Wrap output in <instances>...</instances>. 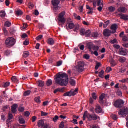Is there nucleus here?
I'll return each mask as SVG.
<instances>
[{
  "mask_svg": "<svg viewBox=\"0 0 128 128\" xmlns=\"http://www.w3.org/2000/svg\"><path fill=\"white\" fill-rule=\"evenodd\" d=\"M55 82L62 86H66L68 82V76L66 73L58 74L54 78Z\"/></svg>",
  "mask_w": 128,
  "mask_h": 128,
  "instance_id": "nucleus-1",
  "label": "nucleus"
},
{
  "mask_svg": "<svg viewBox=\"0 0 128 128\" xmlns=\"http://www.w3.org/2000/svg\"><path fill=\"white\" fill-rule=\"evenodd\" d=\"M16 40L14 38H8L6 40V45L8 48H11L14 46L16 44Z\"/></svg>",
  "mask_w": 128,
  "mask_h": 128,
  "instance_id": "nucleus-2",
  "label": "nucleus"
},
{
  "mask_svg": "<svg viewBox=\"0 0 128 128\" xmlns=\"http://www.w3.org/2000/svg\"><path fill=\"white\" fill-rule=\"evenodd\" d=\"M76 70L79 73H82L84 70V62L82 61L78 62V66H76Z\"/></svg>",
  "mask_w": 128,
  "mask_h": 128,
  "instance_id": "nucleus-3",
  "label": "nucleus"
},
{
  "mask_svg": "<svg viewBox=\"0 0 128 128\" xmlns=\"http://www.w3.org/2000/svg\"><path fill=\"white\" fill-rule=\"evenodd\" d=\"M78 93V88H76L75 90H72L70 92H66L64 94V96L66 97H72V96H75Z\"/></svg>",
  "mask_w": 128,
  "mask_h": 128,
  "instance_id": "nucleus-4",
  "label": "nucleus"
},
{
  "mask_svg": "<svg viewBox=\"0 0 128 128\" xmlns=\"http://www.w3.org/2000/svg\"><path fill=\"white\" fill-rule=\"evenodd\" d=\"M124 104V102L122 100H116L114 104V106L116 108H122Z\"/></svg>",
  "mask_w": 128,
  "mask_h": 128,
  "instance_id": "nucleus-5",
  "label": "nucleus"
},
{
  "mask_svg": "<svg viewBox=\"0 0 128 128\" xmlns=\"http://www.w3.org/2000/svg\"><path fill=\"white\" fill-rule=\"evenodd\" d=\"M45 120H39L38 126L41 128H51L50 124H44Z\"/></svg>",
  "mask_w": 128,
  "mask_h": 128,
  "instance_id": "nucleus-6",
  "label": "nucleus"
},
{
  "mask_svg": "<svg viewBox=\"0 0 128 128\" xmlns=\"http://www.w3.org/2000/svg\"><path fill=\"white\" fill-rule=\"evenodd\" d=\"M87 119L89 122H92V120H97L98 119L100 120V117H98L96 114H87Z\"/></svg>",
  "mask_w": 128,
  "mask_h": 128,
  "instance_id": "nucleus-7",
  "label": "nucleus"
},
{
  "mask_svg": "<svg viewBox=\"0 0 128 128\" xmlns=\"http://www.w3.org/2000/svg\"><path fill=\"white\" fill-rule=\"evenodd\" d=\"M52 4L54 6V10L55 12H56L58 10L59 6L60 4V0H52Z\"/></svg>",
  "mask_w": 128,
  "mask_h": 128,
  "instance_id": "nucleus-8",
  "label": "nucleus"
},
{
  "mask_svg": "<svg viewBox=\"0 0 128 128\" xmlns=\"http://www.w3.org/2000/svg\"><path fill=\"white\" fill-rule=\"evenodd\" d=\"M119 116H122V117H126L128 115V108L120 110L118 111Z\"/></svg>",
  "mask_w": 128,
  "mask_h": 128,
  "instance_id": "nucleus-9",
  "label": "nucleus"
},
{
  "mask_svg": "<svg viewBox=\"0 0 128 128\" xmlns=\"http://www.w3.org/2000/svg\"><path fill=\"white\" fill-rule=\"evenodd\" d=\"M66 15V11H63L62 13H60L59 15V21L62 24H64L66 22V20L64 18V16Z\"/></svg>",
  "mask_w": 128,
  "mask_h": 128,
  "instance_id": "nucleus-10",
  "label": "nucleus"
},
{
  "mask_svg": "<svg viewBox=\"0 0 128 128\" xmlns=\"http://www.w3.org/2000/svg\"><path fill=\"white\" fill-rule=\"evenodd\" d=\"M104 36L106 37H109L111 36L112 34V31L108 29H106L104 31Z\"/></svg>",
  "mask_w": 128,
  "mask_h": 128,
  "instance_id": "nucleus-11",
  "label": "nucleus"
},
{
  "mask_svg": "<svg viewBox=\"0 0 128 128\" xmlns=\"http://www.w3.org/2000/svg\"><path fill=\"white\" fill-rule=\"evenodd\" d=\"M102 112V109L100 105H96V106L95 112L97 114H101Z\"/></svg>",
  "mask_w": 128,
  "mask_h": 128,
  "instance_id": "nucleus-12",
  "label": "nucleus"
},
{
  "mask_svg": "<svg viewBox=\"0 0 128 128\" xmlns=\"http://www.w3.org/2000/svg\"><path fill=\"white\" fill-rule=\"evenodd\" d=\"M111 30L112 31V34H114L116 32V30L118 29V25L116 24H113L110 27Z\"/></svg>",
  "mask_w": 128,
  "mask_h": 128,
  "instance_id": "nucleus-13",
  "label": "nucleus"
},
{
  "mask_svg": "<svg viewBox=\"0 0 128 128\" xmlns=\"http://www.w3.org/2000/svg\"><path fill=\"white\" fill-rule=\"evenodd\" d=\"M105 98V94H102L100 96V99H99V103L100 104H104L105 102L104 100V98Z\"/></svg>",
  "mask_w": 128,
  "mask_h": 128,
  "instance_id": "nucleus-14",
  "label": "nucleus"
},
{
  "mask_svg": "<svg viewBox=\"0 0 128 128\" xmlns=\"http://www.w3.org/2000/svg\"><path fill=\"white\" fill-rule=\"evenodd\" d=\"M18 105L16 104H14L12 106L11 110L13 114H15L17 112V108Z\"/></svg>",
  "mask_w": 128,
  "mask_h": 128,
  "instance_id": "nucleus-15",
  "label": "nucleus"
},
{
  "mask_svg": "<svg viewBox=\"0 0 128 128\" xmlns=\"http://www.w3.org/2000/svg\"><path fill=\"white\" fill-rule=\"evenodd\" d=\"M117 16H120V19L124 20L126 21L128 20V16H124V14H118L117 15Z\"/></svg>",
  "mask_w": 128,
  "mask_h": 128,
  "instance_id": "nucleus-16",
  "label": "nucleus"
},
{
  "mask_svg": "<svg viewBox=\"0 0 128 128\" xmlns=\"http://www.w3.org/2000/svg\"><path fill=\"white\" fill-rule=\"evenodd\" d=\"M14 118V116L12 114H8V119L6 121L7 124L8 125V124L10 122V120H12Z\"/></svg>",
  "mask_w": 128,
  "mask_h": 128,
  "instance_id": "nucleus-17",
  "label": "nucleus"
},
{
  "mask_svg": "<svg viewBox=\"0 0 128 128\" xmlns=\"http://www.w3.org/2000/svg\"><path fill=\"white\" fill-rule=\"evenodd\" d=\"M94 45L92 44H87V48L89 50V51L91 52H93L92 50L94 48Z\"/></svg>",
  "mask_w": 128,
  "mask_h": 128,
  "instance_id": "nucleus-18",
  "label": "nucleus"
},
{
  "mask_svg": "<svg viewBox=\"0 0 128 128\" xmlns=\"http://www.w3.org/2000/svg\"><path fill=\"white\" fill-rule=\"evenodd\" d=\"M119 54L122 56H126V52L125 50L123 48H121L119 50Z\"/></svg>",
  "mask_w": 128,
  "mask_h": 128,
  "instance_id": "nucleus-19",
  "label": "nucleus"
},
{
  "mask_svg": "<svg viewBox=\"0 0 128 128\" xmlns=\"http://www.w3.org/2000/svg\"><path fill=\"white\" fill-rule=\"evenodd\" d=\"M38 85L40 88H43L44 86V82L42 80H39L38 81Z\"/></svg>",
  "mask_w": 128,
  "mask_h": 128,
  "instance_id": "nucleus-20",
  "label": "nucleus"
},
{
  "mask_svg": "<svg viewBox=\"0 0 128 128\" xmlns=\"http://www.w3.org/2000/svg\"><path fill=\"white\" fill-rule=\"evenodd\" d=\"M48 43L50 46H53L54 44V41L52 38H50L48 40Z\"/></svg>",
  "mask_w": 128,
  "mask_h": 128,
  "instance_id": "nucleus-21",
  "label": "nucleus"
},
{
  "mask_svg": "<svg viewBox=\"0 0 128 128\" xmlns=\"http://www.w3.org/2000/svg\"><path fill=\"white\" fill-rule=\"evenodd\" d=\"M12 80L14 83H18L19 82V80L18 79L17 77L15 76L12 77Z\"/></svg>",
  "mask_w": 128,
  "mask_h": 128,
  "instance_id": "nucleus-22",
  "label": "nucleus"
},
{
  "mask_svg": "<svg viewBox=\"0 0 128 128\" xmlns=\"http://www.w3.org/2000/svg\"><path fill=\"white\" fill-rule=\"evenodd\" d=\"M11 53H12V52L10 50H6L4 52V56H9L10 55Z\"/></svg>",
  "mask_w": 128,
  "mask_h": 128,
  "instance_id": "nucleus-23",
  "label": "nucleus"
},
{
  "mask_svg": "<svg viewBox=\"0 0 128 128\" xmlns=\"http://www.w3.org/2000/svg\"><path fill=\"white\" fill-rule=\"evenodd\" d=\"M70 83L72 86H75L76 84V82L75 80H72V78L70 79Z\"/></svg>",
  "mask_w": 128,
  "mask_h": 128,
  "instance_id": "nucleus-24",
  "label": "nucleus"
},
{
  "mask_svg": "<svg viewBox=\"0 0 128 128\" xmlns=\"http://www.w3.org/2000/svg\"><path fill=\"white\" fill-rule=\"evenodd\" d=\"M104 70H102L100 72H99V77L102 79L104 78Z\"/></svg>",
  "mask_w": 128,
  "mask_h": 128,
  "instance_id": "nucleus-25",
  "label": "nucleus"
},
{
  "mask_svg": "<svg viewBox=\"0 0 128 128\" xmlns=\"http://www.w3.org/2000/svg\"><path fill=\"white\" fill-rule=\"evenodd\" d=\"M91 31L90 30H88L86 32H85V36H87V38H90L91 36Z\"/></svg>",
  "mask_w": 128,
  "mask_h": 128,
  "instance_id": "nucleus-26",
  "label": "nucleus"
},
{
  "mask_svg": "<svg viewBox=\"0 0 128 128\" xmlns=\"http://www.w3.org/2000/svg\"><path fill=\"white\" fill-rule=\"evenodd\" d=\"M52 85V80H48L46 82L47 86L49 87Z\"/></svg>",
  "mask_w": 128,
  "mask_h": 128,
  "instance_id": "nucleus-27",
  "label": "nucleus"
},
{
  "mask_svg": "<svg viewBox=\"0 0 128 128\" xmlns=\"http://www.w3.org/2000/svg\"><path fill=\"white\" fill-rule=\"evenodd\" d=\"M2 30L4 32V34L5 36H8V30H6V28H2Z\"/></svg>",
  "mask_w": 128,
  "mask_h": 128,
  "instance_id": "nucleus-28",
  "label": "nucleus"
},
{
  "mask_svg": "<svg viewBox=\"0 0 128 128\" xmlns=\"http://www.w3.org/2000/svg\"><path fill=\"white\" fill-rule=\"evenodd\" d=\"M126 58L124 57H121L119 59V62L122 63L126 62Z\"/></svg>",
  "mask_w": 128,
  "mask_h": 128,
  "instance_id": "nucleus-29",
  "label": "nucleus"
},
{
  "mask_svg": "<svg viewBox=\"0 0 128 128\" xmlns=\"http://www.w3.org/2000/svg\"><path fill=\"white\" fill-rule=\"evenodd\" d=\"M118 11L119 12L124 13L126 12V8L125 7H120V8L118 9Z\"/></svg>",
  "mask_w": 128,
  "mask_h": 128,
  "instance_id": "nucleus-30",
  "label": "nucleus"
},
{
  "mask_svg": "<svg viewBox=\"0 0 128 128\" xmlns=\"http://www.w3.org/2000/svg\"><path fill=\"white\" fill-rule=\"evenodd\" d=\"M28 56H30V52H24L23 56L25 58H28Z\"/></svg>",
  "mask_w": 128,
  "mask_h": 128,
  "instance_id": "nucleus-31",
  "label": "nucleus"
},
{
  "mask_svg": "<svg viewBox=\"0 0 128 128\" xmlns=\"http://www.w3.org/2000/svg\"><path fill=\"white\" fill-rule=\"evenodd\" d=\"M116 10V9L115 8V7H113L112 6H110V7H109V8H108V10H109L110 12H114Z\"/></svg>",
  "mask_w": 128,
  "mask_h": 128,
  "instance_id": "nucleus-32",
  "label": "nucleus"
},
{
  "mask_svg": "<svg viewBox=\"0 0 128 128\" xmlns=\"http://www.w3.org/2000/svg\"><path fill=\"white\" fill-rule=\"evenodd\" d=\"M32 93V91L28 90L24 92V96H28L30 95V94Z\"/></svg>",
  "mask_w": 128,
  "mask_h": 128,
  "instance_id": "nucleus-33",
  "label": "nucleus"
},
{
  "mask_svg": "<svg viewBox=\"0 0 128 128\" xmlns=\"http://www.w3.org/2000/svg\"><path fill=\"white\" fill-rule=\"evenodd\" d=\"M4 26L6 28H10L12 26V23L10 22H6L4 24Z\"/></svg>",
  "mask_w": 128,
  "mask_h": 128,
  "instance_id": "nucleus-34",
  "label": "nucleus"
},
{
  "mask_svg": "<svg viewBox=\"0 0 128 128\" xmlns=\"http://www.w3.org/2000/svg\"><path fill=\"white\" fill-rule=\"evenodd\" d=\"M110 20H108L107 22H106L104 23V24H103V28H106L108 25L110 24Z\"/></svg>",
  "mask_w": 128,
  "mask_h": 128,
  "instance_id": "nucleus-35",
  "label": "nucleus"
},
{
  "mask_svg": "<svg viewBox=\"0 0 128 128\" xmlns=\"http://www.w3.org/2000/svg\"><path fill=\"white\" fill-rule=\"evenodd\" d=\"M68 24V28L70 30H72L75 27V25L73 23H70Z\"/></svg>",
  "mask_w": 128,
  "mask_h": 128,
  "instance_id": "nucleus-36",
  "label": "nucleus"
},
{
  "mask_svg": "<svg viewBox=\"0 0 128 128\" xmlns=\"http://www.w3.org/2000/svg\"><path fill=\"white\" fill-rule=\"evenodd\" d=\"M16 14L18 16H22L23 15L24 12L22 10H18V11H16Z\"/></svg>",
  "mask_w": 128,
  "mask_h": 128,
  "instance_id": "nucleus-37",
  "label": "nucleus"
},
{
  "mask_svg": "<svg viewBox=\"0 0 128 128\" xmlns=\"http://www.w3.org/2000/svg\"><path fill=\"white\" fill-rule=\"evenodd\" d=\"M19 122L20 124H26V120H24V118H20V119H19Z\"/></svg>",
  "mask_w": 128,
  "mask_h": 128,
  "instance_id": "nucleus-38",
  "label": "nucleus"
},
{
  "mask_svg": "<svg viewBox=\"0 0 128 128\" xmlns=\"http://www.w3.org/2000/svg\"><path fill=\"white\" fill-rule=\"evenodd\" d=\"M119 82L120 83H123V84L128 83V78H125V79H124V80H120Z\"/></svg>",
  "mask_w": 128,
  "mask_h": 128,
  "instance_id": "nucleus-39",
  "label": "nucleus"
},
{
  "mask_svg": "<svg viewBox=\"0 0 128 128\" xmlns=\"http://www.w3.org/2000/svg\"><path fill=\"white\" fill-rule=\"evenodd\" d=\"M113 70L112 68H111L110 67H108L106 69V72L108 74L110 72Z\"/></svg>",
  "mask_w": 128,
  "mask_h": 128,
  "instance_id": "nucleus-40",
  "label": "nucleus"
},
{
  "mask_svg": "<svg viewBox=\"0 0 128 128\" xmlns=\"http://www.w3.org/2000/svg\"><path fill=\"white\" fill-rule=\"evenodd\" d=\"M10 86V82H6L2 85V87L4 88H8V87Z\"/></svg>",
  "mask_w": 128,
  "mask_h": 128,
  "instance_id": "nucleus-41",
  "label": "nucleus"
},
{
  "mask_svg": "<svg viewBox=\"0 0 128 128\" xmlns=\"http://www.w3.org/2000/svg\"><path fill=\"white\" fill-rule=\"evenodd\" d=\"M92 98L94 100H97L98 96H97V95H96V93L93 92V93L92 94Z\"/></svg>",
  "mask_w": 128,
  "mask_h": 128,
  "instance_id": "nucleus-42",
  "label": "nucleus"
},
{
  "mask_svg": "<svg viewBox=\"0 0 128 128\" xmlns=\"http://www.w3.org/2000/svg\"><path fill=\"white\" fill-rule=\"evenodd\" d=\"M110 64H111V66L112 68H114V66H116V63L115 62L114 60H112L110 62Z\"/></svg>",
  "mask_w": 128,
  "mask_h": 128,
  "instance_id": "nucleus-43",
  "label": "nucleus"
},
{
  "mask_svg": "<svg viewBox=\"0 0 128 128\" xmlns=\"http://www.w3.org/2000/svg\"><path fill=\"white\" fill-rule=\"evenodd\" d=\"M6 14L4 11H2L0 13V16L2 18H4L6 17Z\"/></svg>",
  "mask_w": 128,
  "mask_h": 128,
  "instance_id": "nucleus-44",
  "label": "nucleus"
},
{
  "mask_svg": "<svg viewBox=\"0 0 128 128\" xmlns=\"http://www.w3.org/2000/svg\"><path fill=\"white\" fill-rule=\"evenodd\" d=\"M35 101L36 102H37L38 104H40L41 103V101L40 100V97L38 96V98H35Z\"/></svg>",
  "mask_w": 128,
  "mask_h": 128,
  "instance_id": "nucleus-45",
  "label": "nucleus"
},
{
  "mask_svg": "<svg viewBox=\"0 0 128 128\" xmlns=\"http://www.w3.org/2000/svg\"><path fill=\"white\" fill-rule=\"evenodd\" d=\"M86 30L85 29H82L80 31V34H81V36H84L86 34Z\"/></svg>",
  "mask_w": 128,
  "mask_h": 128,
  "instance_id": "nucleus-46",
  "label": "nucleus"
},
{
  "mask_svg": "<svg viewBox=\"0 0 128 128\" xmlns=\"http://www.w3.org/2000/svg\"><path fill=\"white\" fill-rule=\"evenodd\" d=\"M111 117L114 120H118L117 115H112Z\"/></svg>",
  "mask_w": 128,
  "mask_h": 128,
  "instance_id": "nucleus-47",
  "label": "nucleus"
},
{
  "mask_svg": "<svg viewBox=\"0 0 128 128\" xmlns=\"http://www.w3.org/2000/svg\"><path fill=\"white\" fill-rule=\"evenodd\" d=\"M30 115V113L28 111L24 112V116L26 117H28Z\"/></svg>",
  "mask_w": 128,
  "mask_h": 128,
  "instance_id": "nucleus-48",
  "label": "nucleus"
},
{
  "mask_svg": "<svg viewBox=\"0 0 128 128\" xmlns=\"http://www.w3.org/2000/svg\"><path fill=\"white\" fill-rule=\"evenodd\" d=\"M104 8V5L103 4H102V5L100 6H99V7L98 8V10L101 12L102 10Z\"/></svg>",
  "mask_w": 128,
  "mask_h": 128,
  "instance_id": "nucleus-49",
  "label": "nucleus"
},
{
  "mask_svg": "<svg viewBox=\"0 0 128 128\" xmlns=\"http://www.w3.org/2000/svg\"><path fill=\"white\" fill-rule=\"evenodd\" d=\"M101 64L100 63H98L96 64V67H95V70H98Z\"/></svg>",
  "mask_w": 128,
  "mask_h": 128,
  "instance_id": "nucleus-50",
  "label": "nucleus"
},
{
  "mask_svg": "<svg viewBox=\"0 0 128 128\" xmlns=\"http://www.w3.org/2000/svg\"><path fill=\"white\" fill-rule=\"evenodd\" d=\"M98 36V33L96 32L93 33L92 34V37L94 38H97Z\"/></svg>",
  "mask_w": 128,
  "mask_h": 128,
  "instance_id": "nucleus-51",
  "label": "nucleus"
},
{
  "mask_svg": "<svg viewBox=\"0 0 128 128\" xmlns=\"http://www.w3.org/2000/svg\"><path fill=\"white\" fill-rule=\"evenodd\" d=\"M99 50H100L99 46H94L92 50L95 51H98Z\"/></svg>",
  "mask_w": 128,
  "mask_h": 128,
  "instance_id": "nucleus-52",
  "label": "nucleus"
},
{
  "mask_svg": "<svg viewBox=\"0 0 128 128\" xmlns=\"http://www.w3.org/2000/svg\"><path fill=\"white\" fill-rule=\"evenodd\" d=\"M110 42L112 44H118V41L116 39H114L112 40H111Z\"/></svg>",
  "mask_w": 128,
  "mask_h": 128,
  "instance_id": "nucleus-53",
  "label": "nucleus"
},
{
  "mask_svg": "<svg viewBox=\"0 0 128 128\" xmlns=\"http://www.w3.org/2000/svg\"><path fill=\"white\" fill-rule=\"evenodd\" d=\"M74 28H75L74 30V31L75 32H77V30H78L80 29V26L79 25H76L75 26Z\"/></svg>",
  "mask_w": 128,
  "mask_h": 128,
  "instance_id": "nucleus-54",
  "label": "nucleus"
},
{
  "mask_svg": "<svg viewBox=\"0 0 128 128\" xmlns=\"http://www.w3.org/2000/svg\"><path fill=\"white\" fill-rule=\"evenodd\" d=\"M48 115V113H46L45 112H44L43 111L41 112V116H46Z\"/></svg>",
  "mask_w": 128,
  "mask_h": 128,
  "instance_id": "nucleus-55",
  "label": "nucleus"
},
{
  "mask_svg": "<svg viewBox=\"0 0 128 128\" xmlns=\"http://www.w3.org/2000/svg\"><path fill=\"white\" fill-rule=\"evenodd\" d=\"M18 111L21 112H24V107H20L18 108Z\"/></svg>",
  "mask_w": 128,
  "mask_h": 128,
  "instance_id": "nucleus-56",
  "label": "nucleus"
},
{
  "mask_svg": "<svg viewBox=\"0 0 128 128\" xmlns=\"http://www.w3.org/2000/svg\"><path fill=\"white\" fill-rule=\"evenodd\" d=\"M58 119H59L58 116H55V117L53 119V121L54 122H56L58 120Z\"/></svg>",
  "mask_w": 128,
  "mask_h": 128,
  "instance_id": "nucleus-57",
  "label": "nucleus"
},
{
  "mask_svg": "<svg viewBox=\"0 0 128 128\" xmlns=\"http://www.w3.org/2000/svg\"><path fill=\"white\" fill-rule=\"evenodd\" d=\"M84 58H85V60H90V56L88 54H85L84 55Z\"/></svg>",
  "mask_w": 128,
  "mask_h": 128,
  "instance_id": "nucleus-58",
  "label": "nucleus"
},
{
  "mask_svg": "<svg viewBox=\"0 0 128 128\" xmlns=\"http://www.w3.org/2000/svg\"><path fill=\"white\" fill-rule=\"evenodd\" d=\"M62 64V61H59L57 62V66H60Z\"/></svg>",
  "mask_w": 128,
  "mask_h": 128,
  "instance_id": "nucleus-59",
  "label": "nucleus"
},
{
  "mask_svg": "<svg viewBox=\"0 0 128 128\" xmlns=\"http://www.w3.org/2000/svg\"><path fill=\"white\" fill-rule=\"evenodd\" d=\"M114 48H116L117 50L120 48V45L115 44L114 46Z\"/></svg>",
  "mask_w": 128,
  "mask_h": 128,
  "instance_id": "nucleus-60",
  "label": "nucleus"
},
{
  "mask_svg": "<svg viewBox=\"0 0 128 128\" xmlns=\"http://www.w3.org/2000/svg\"><path fill=\"white\" fill-rule=\"evenodd\" d=\"M122 40L124 42H127L128 41V38L126 36H124L122 38Z\"/></svg>",
  "mask_w": 128,
  "mask_h": 128,
  "instance_id": "nucleus-61",
  "label": "nucleus"
},
{
  "mask_svg": "<svg viewBox=\"0 0 128 128\" xmlns=\"http://www.w3.org/2000/svg\"><path fill=\"white\" fill-rule=\"evenodd\" d=\"M66 88H59L60 92L64 93V90Z\"/></svg>",
  "mask_w": 128,
  "mask_h": 128,
  "instance_id": "nucleus-62",
  "label": "nucleus"
},
{
  "mask_svg": "<svg viewBox=\"0 0 128 128\" xmlns=\"http://www.w3.org/2000/svg\"><path fill=\"white\" fill-rule=\"evenodd\" d=\"M59 128H64V122H62L60 125Z\"/></svg>",
  "mask_w": 128,
  "mask_h": 128,
  "instance_id": "nucleus-63",
  "label": "nucleus"
},
{
  "mask_svg": "<svg viewBox=\"0 0 128 128\" xmlns=\"http://www.w3.org/2000/svg\"><path fill=\"white\" fill-rule=\"evenodd\" d=\"M43 38V36L40 35V36H38L36 38V40H41L42 38Z\"/></svg>",
  "mask_w": 128,
  "mask_h": 128,
  "instance_id": "nucleus-64",
  "label": "nucleus"
}]
</instances>
